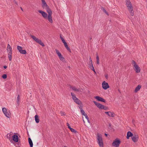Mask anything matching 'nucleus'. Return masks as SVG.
I'll list each match as a JSON object with an SVG mask.
<instances>
[{
    "mask_svg": "<svg viewBox=\"0 0 147 147\" xmlns=\"http://www.w3.org/2000/svg\"><path fill=\"white\" fill-rule=\"evenodd\" d=\"M38 12L42 14V17L44 18H47V16H48V14L46 12L42 10H38Z\"/></svg>",
    "mask_w": 147,
    "mask_h": 147,
    "instance_id": "6e6552de",
    "label": "nucleus"
},
{
    "mask_svg": "<svg viewBox=\"0 0 147 147\" xmlns=\"http://www.w3.org/2000/svg\"><path fill=\"white\" fill-rule=\"evenodd\" d=\"M60 38L61 40H62L63 43H64L65 42V40L61 36H60Z\"/></svg>",
    "mask_w": 147,
    "mask_h": 147,
    "instance_id": "4c0bfd02",
    "label": "nucleus"
},
{
    "mask_svg": "<svg viewBox=\"0 0 147 147\" xmlns=\"http://www.w3.org/2000/svg\"><path fill=\"white\" fill-rule=\"evenodd\" d=\"M66 48L68 51H69L70 52H71L70 49L68 47Z\"/></svg>",
    "mask_w": 147,
    "mask_h": 147,
    "instance_id": "ea45409f",
    "label": "nucleus"
},
{
    "mask_svg": "<svg viewBox=\"0 0 147 147\" xmlns=\"http://www.w3.org/2000/svg\"><path fill=\"white\" fill-rule=\"evenodd\" d=\"M120 142H121L120 140L116 139L113 142L112 145L115 147H119Z\"/></svg>",
    "mask_w": 147,
    "mask_h": 147,
    "instance_id": "39448f33",
    "label": "nucleus"
},
{
    "mask_svg": "<svg viewBox=\"0 0 147 147\" xmlns=\"http://www.w3.org/2000/svg\"><path fill=\"white\" fill-rule=\"evenodd\" d=\"M31 38L36 42L40 44L42 47H44L45 45L42 42L41 40L38 38L34 36L33 35H31Z\"/></svg>",
    "mask_w": 147,
    "mask_h": 147,
    "instance_id": "20e7f679",
    "label": "nucleus"
},
{
    "mask_svg": "<svg viewBox=\"0 0 147 147\" xmlns=\"http://www.w3.org/2000/svg\"><path fill=\"white\" fill-rule=\"evenodd\" d=\"M80 110L81 113L84 116L85 115H86V114L85 113L84 111L82 109V106H81L80 107Z\"/></svg>",
    "mask_w": 147,
    "mask_h": 147,
    "instance_id": "bb28decb",
    "label": "nucleus"
},
{
    "mask_svg": "<svg viewBox=\"0 0 147 147\" xmlns=\"http://www.w3.org/2000/svg\"><path fill=\"white\" fill-rule=\"evenodd\" d=\"M98 142L100 147H103V143L101 136L99 134H97Z\"/></svg>",
    "mask_w": 147,
    "mask_h": 147,
    "instance_id": "f03ea898",
    "label": "nucleus"
},
{
    "mask_svg": "<svg viewBox=\"0 0 147 147\" xmlns=\"http://www.w3.org/2000/svg\"><path fill=\"white\" fill-rule=\"evenodd\" d=\"M71 94L72 96V98L74 101H75L76 100H78V99L76 97L74 93L71 92Z\"/></svg>",
    "mask_w": 147,
    "mask_h": 147,
    "instance_id": "412c9836",
    "label": "nucleus"
},
{
    "mask_svg": "<svg viewBox=\"0 0 147 147\" xmlns=\"http://www.w3.org/2000/svg\"><path fill=\"white\" fill-rule=\"evenodd\" d=\"M141 88V86L139 85H138L135 88L134 91L135 92H137Z\"/></svg>",
    "mask_w": 147,
    "mask_h": 147,
    "instance_id": "b1692460",
    "label": "nucleus"
},
{
    "mask_svg": "<svg viewBox=\"0 0 147 147\" xmlns=\"http://www.w3.org/2000/svg\"><path fill=\"white\" fill-rule=\"evenodd\" d=\"M101 9V10H102L107 15H109L108 13L103 7H102Z\"/></svg>",
    "mask_w": 147,
    "mask_h": 147,
    "instance_id": "c85d7f7f",
    "label": "nucleus"
},
{
    "mask_svg": "<svg viewBox=\"0 0 147 147\" xmlns=\"http://www.w3.org/2000/svg\"><path fill=\"white\" fill-rule=\"evenodd\" d=\"M94 98L96 99L98 101H105L104 99L99 96H95Z\"/></svg>",
    "mask_w": 147,
    "mask_h": 147,
    "instance_id": "2eb2a0df",
    "label": "nucleus"
},
{
    "mask_svg": "<svg viewBox=\"0 0 147 147\" xmlns=\"http://www.w3.org/2000/svg\"><path fill=\"white\" fill-rule=\"evenodd\" d=\"M7 47L8 49V50H7L8 52L9 51H12V48L10 46L9 44L8 45Z\"/></svg>",
    "mask_w": 147,
    "mask_h": 147,
    "instance_id": "2f4dec72",
    "label": "nucleus"
},
{
    "mask_svg": "<svg viewBox=\"0 0 147 147\" xmlns=\"http://www.w3.org/2000/svg\"><path fill=\"white\" fill-rule=\"evenodd\" d=\"M95 104L99 109H102V107H103V105L98 103L97 102H94Z\"/></svg>",
    "mask_w": 147,
    "mask_h": 147,
    "instance_id": "f8f14e48",
    "label": "nucleus"
},
{
    "mask_svg": "<svg viewBox=\"0 0 147 147\" xmlns=\"http://www.w3.org/2000/svg\"><path fill=\"white\" fill-rule=\"evenodd\" d=\"M105 113L109 117H114L115 114L113 112H105Z\"/></svg>",
    "mask_w": 147,
    "mask_h": 147,
    "instance_id": "9b49d317",
    "label": "nucleus"
},
{
    "mask_svg": "<svg viewBox=\"0 0 147 147\" xmlns=\"http://www.w3.org/2000/svg\"><path fill=\"white\" fill-rule=\"evenodd\" d=\"M125 2L127 7L128 8L131 15L132 16H133L134 15V11L131 3L129 1V0H125Z\"/></svg>",
    "mask_w": 147,
    "mask_h": 147,
    "instance_id": "f257e3e1",
    "label": "nucleus"
},
{
    "mask_svg": "<svg viewBox=\"0 0 147 147\" xmlns=\"http://www.w3.org/2000/svg\"><path fill=\"white\" fill-rule=\"evenodd\" d=\"M13 2H14V3H15L17 5H18L17 2L15 0H13Z\"/></svg>",
    "mask_w": 147,
    "mask_h": 147,
    "instance_id": "37998d69",
    "label": "nucleus"
},
{
    "mask_svg": "<svg viewBox=\"0 0 147 147\" xmlns=\"http://www.w3.org/2000/svg\"><path fill=\"white\" fill-rule=\"evenodd\" d=\"M17 99V101H19L20 100V96L19 95L18 96Z\"/></svg>",
    "mask_w": 147,
    "mask_h": 147,
    "instance_id": "79ce46f5",
    "label": "nucleus"
},
{
    "mask_svg": "<svg viewBox=\"0 0 147 147\" xmlns=\"http://www.w3.org/2000/svg\"><path fill=\"white\" fill-rule=\"evenodd\" d=\"M51 15H48L47 18L48 19L49 22L51 23H52L53 22Z\"/></svg>",
    "mask_w": 147,
    "mask_h": 147,
    "instance_id": "a211bd4d",
    "label": "nucleus"
},
{
    "mask_svg": "<svg viewBox=\"0 0 147 147\" xmlns=\"http://www.w3.org/2000/svg\"><path fill=\"white\" fill-rule=\"evenodd\" d=\"M17 49L19 51V52H20L22 50V48L21 47L19 46H18L17 47Z\"/></svg>",
    "mask_w": 147,
    "mask_h": 147,
    "instance_id": "7c9ffc66",
    "label": "nucleus"
},
{
    "mask_svg": "<svg viewBox=\"0 0 147 147\" xmlns=\"http://www.w3.org/2000/svg\"><path fill=\"white\" fill-rule=\"evenodd\" d=\"M105 136H107V134L105 133Z\"/></svg>",
    "mask_w": 147,
    "mask_h": 147,
    "instance_id": "09e8293b",
    "label": "nucleus"
},
{
    "mask_svg": "<svg viewBox=\"0 0 147 147\" xmlns=\"http://www.w3.org/2000/svg\"><path fill=\"white\" fill-rule=\"evenodd\" d=\"M55 51L60 59L61 61L64 60V58L63 57L61 54L59 52V51L56 49H55Z\"/></svg>",
    "mask_w": 147,
    "mask_h": 147,
    "instance_id": "0eeeda50",
    "label": "nucleus"
},
{
    "mask_svg": "<svg viewBox=\"0 0 147 147\" xmlns=\"http://www.w3.org/2000/svg\"><path fill=\"white\" fill-rule=\"evenodd\" d=\"M13 140L15 142H18V136L16 135H14L12 136Z\"/></svg>",
    "mask_w": 147,
    "mask_h": 147,
    "instance_id": "9d476101",
    "label": "nucleus"
},
{
    "mask_svg": "<svg viewBox=\"0 0 147 147\" xmlns=\"http://www.w3.org/2000/svg\"><path fill=\"white\" fill-rule=\"evenodd\" d=\"M2 77L3 79H5L7 78V75L6 74H4L2 75Z\"/></svg>",
    "mask_w": 147,
    "mask_h": 147,
    "instance_id": "c9c22d12",
    "label": "nucleus"
},
{
    "mask_svg": "<svg viewBox=\"0 0 147 147\" xmlns=\"http://www.w3.org/2000/svg\"><path fill=\"white\" fill-rule=\"evenodd\" d=\"M90 62H91V63L90 64H92V60L91 59V60L90 61Z\"/></svg>",
    "mask_w": 147,
    "mask_h": 147,
    "instance_id": "de8ad7c7",
    "label": "nucleus"
},
{
    "mask_svg": "<svg viewBox=\"0 0 147 147\" xmlns=\"http://www.w3.org/2000/svg\"><path fill=\"white\" fill-rule=\"evenodd\" d=\"M20 8H21V9L23 11V9L22 8V7H20Z\"/></svg>",
    "mask_w": 147,
    "mask_h": 147,
    "instance_id": "3c124183",
    "label": "nucleus"
},
{
    "mask_svg": "<svg viewBox=\"0 0 147 147\" xmlns=\"http://www.w3.org/2000/svg\"><path fill=\"white\" fill-rule=\"evenodd\" d=\"M132 64L135 67V70L136 72L137 73H140V69L138 65L136 64L135 61L134 60H132Z\"/></svg>",
    "mask_w": 147,
    "mask_h": 147,
    "instance_id": "7ed1b4c3",
    "label": "nucleus"
},
{
    "mask_svg": "<svg viewBox=\"0 0 147 147\" xmlns=\"http://www.w3.org/2000/svg\"><path fill=\"white\" fill-rule=\"evenodd\" d=\"M45 9H46L47 12L48 13V15H51L52 14V11L51 9L49 8V7L48 6L46 7Z\"/></svg>",
    "mask_w": 147,
    "mask_h": 147,
    "instance_id": "ddd939ff",
    "label": "nucleus"
},
{
    "mask_svg": "<svg viewBox=\"0 0 147 147\" xmlns=\"http://www.w3.org/2000/svg\"><path fill=\"white\" fill-rule=\"evenodd\" d=\"M70 88H71L74 91L78 92L79 91V89H77L75 87H73L71 86H70Z\"/></svg>",
    "mask_w": 147,
    "mask_h": 147,
    "instance_id": "a878e982",
    "label": "nucleus"
},
{
    "mask_svg": "<svg viewBox=\"0 0 147 147\" xmlns=\"http://www.w3.org/2000/svg\"><path fill=\"white\" fill-rule=\"evenodd\" d=\"M109 126L110 128H112V127H111V123L109 124Z\"/></svg>",
    "mask_w": 147,
    "mask_h": 147,
    "instance_id": "a18cd8bd",
    "label": "nucleus"
},
{
    "mask_svg": "<svg viewBox=\"0 0 147 147\" xmlns=\"http://www.w3.org/2000/svg\"><path fill=\"white\" fill-rule=\"evenodd\" d=\"M102 109H103L105 110H107L108 109V107H106V106H104L103 105V107H102Z\"/></svg>",
    "mask_w": 147,
    "mask_h": 147,
    "instance_id": "e433bc0d",
    "label": "nucleus"
},
{
    "mask_svg": "<svg viewBox=\"0 0 147 147\" xmlns=\"http://www.w3.org/2000/svg\"><path fill=\"white\" fill-rule=\"evenodd\" d=\"M105 77L106 79H107L108 78V74H107L105 75Z\"/></svg>",
    "mask_w": 147,
    "mask_h": 147,
    "instance_id": "c03bdc74",
    "label": "nucleus"
},
{
    "mask_svg": "<svg viewBox=\"0 0 147 147\" xmlns=\"http://www.w3.org/2000/svg\"><path fill=\"white\" fill-rule=\"evenodd\" d=\"M60 113H61V115H62V116L65 115L64 112H63L61 111L60 112Z\"/></svg>",
    "mask_w": 147,
    "mask_h": 147,
    "instance_id": "a19ab883",
    "label": "nucleus"
},
{
    "mask_svg": "<svg viewBox=\"0 0 147 147\" xmlns=\"http://www.w3.org/2000/svg\"><path fill=\"white\" fill-rule=\"evenodd\" d=\"M96 63L98 64H99V59L98 55L97 54L96 55Z\"/></svg>",
    "mask_w": 147,
    "mask_h": 147,
    "instance_id": "c756f323",
    "label": "nucleus"
},
{
    "mask_svg": "<svg viewBox=\"0 0 147 147\" xmlns=\"http://www.w3.org/2000/svg\"><path fill=\"white\" fill-rule=\"evenodd\" d=\"M84 116H85L86 118L87 119V121H88V122L89 123H90V121H89V117H88V116L87 114H86V115H84Z\"/></svg>",
    "mask_w": 147,
    "mask_h": 147,
    "instance_id": "f704fd0d",
    "label": "nucleus"
},
{
    "mask_svg": "<svg viewBox=\"0 0 147 147\" xmlns=\"http://www.w3.org/2000/svg\"><path fill=\"white\" fill-rule=\"evenodd\" d=\"M63 43L64 44V46L65 48H66L68 47L67 44L66 42H65Z\"/></svg>",
    "mask_w": 147,
    "mask_h": 147,
    "instance_id": "58836bf2",
    "label": "nucleus"
},
{
    "mask_svg": "<svg viewBox=\"0 0 147 147\" xmlns=\"http://www.w3.org/2000/svg\"><path fill=\"white\" fill-rule=\"evenodd\" d=\"M89 67L90 69L93 71L95 73H96L92 64H90Z\"/></svg>",
    "mask_w": 147,
    "mask_h": 147,
    "instance_id": "393cba45",
    "label": "nucleus"
},
{
    "mask_svg": "<svg viewBox=\"0 0 147 147\" xmlns=\"http://www.w3.org/2000/svg\"><path fill=\"white\" fill-rule=\"evenodd\" d=\"M139 138L138 136V135H135L132 137V140L134 142H137Z\"/></svg>",
    "mask_w": 147,
    "mask_h": 147,
    "instance_id": "1a4fd4ad",
    "label": "nucleus"
},
{
    "mask_svg": "<svg viewBox=\"0 0 147 147\" xmlns=\"http://www.w3.org/2000/svg\"><path fill=\"white\" fill-rule=\"evenodd\" d=\"M34 117L36 123H38L39 122V120L38 115H35Z\"/></svg>",
    "mask_w": 147,
    "mask_h": 147,
    "instance_id": "4be33fe9",
    "label": "nucleus"
},
{
    "mask_svg": "<svg viewBox=\"0 0 147 147\" xmlns=\"http://www.w3.org/2000/svg\"><path fill=\"white\" fill-rule=\"evenodd\" d=\"M20 53L22 54H25L26 53V50H22Z\"/></svg>",
    "mask_w": 147,
    "mask_h": 147,
    "instance_id": "473e14b6",
    "label": "nucleus"
},
{
    "mask_svg": "<svg viewBox=\"0 0 147 147\" xmlns=\"http://www.w3.org/2000/svg\"><path fill=\"white\" fill-rule=\"evenodd\" d=\"M8 118H9L10 113L9 111H8V112L7 111L6 112V113H5V114H4Z\"/></svg>",
    "mask_w": 147,
    "mask_h": 147,
    "instance_id": "cd10ccee",
    "label": "nucleus"
},
{
    "mask_svg": "<svg viewBox=\"0 0 147 147\" xmlns=\"http://www.w3.org/2000/svg\"><path fill=\"white\" fill-rule=\"evenodd\" d=\"M133 136V134L131 132L129 131L127 133L126 138L127 139H129L130 137H132Z\"/></svg>",
    "mask_w": 147,
    "mask_h": 147,
    "instance_id": "f3484780",
    "label": "nucleus"
},
{
    "mask_svg": "<svg viewBox=\"0 0 147 147\" xmlns=\"http://www.w3.org/2000/svg\"><path fill=\"white\" fill-rule=\"evenodd\" d=\"M91 58L90 57V61L91 60Z\"/></svg>",
    "mask_w": 147,
    "mask_h": 147,
    "instance_id": "603ef678",
    "label": "nucleus"
},
{
    "mask_svg": "<svg viewBox=\"0 0 147 147\" xmlns=\"http://www.w3.org/2000/svg\"><path fill=\"white\" fill-rule=\"evenodd\" d=\"M92 39V37H90V40Z\"/></svg>",
    "mask_w": 147,
    "mask_h": 147,
    "instance_id": "8fccbe9b",
    "label": "nucleus"
},
{
    "mask_svg": "<svg viewBox=\"0 0 147 147\" xmlns=\"http://www.w3.org/2000/svg\"><path fill=\"white\" fill-rule=\"evenodd\" d=\"M3 67L4 69H5L7 68V66H4Z\"/></svg>",
    "mask_w": 147,
    "mask_h": 147,
    "instance_id": "49530a36",
    "label": "nucleus"
},
{
    "mask_svg": "<svg viewBox=\"0 0 147 147\" xmlns=\"http://www.w3.org/2000/svg\"><path fill=\"white\" fill-rule=\"evenodd\" d=\"M2 111L4 114H5L6 113L7 110L5 108H2Z\"/></svg>",
    "mask_w": 147,
    "mask_h": 147,
    "instance_id": "72a5a7b5",
    "label": "nucleus"
},
{
    "mask_svg": "<svg viewBox=\"0 0 147 147\" xmlns=\"http://www.w3.org/2000/svg\"><path fill=\"white\" fill-rule=\"evenodd\" d=\"M41 1L42 3V7L43 8H45L48 6L45 0H41Z\"/></svg>",
    "mask_w": 147,
    "mask_h": 147,
    "instance_id": "4468645a",
    "label": "nucleus"
},
{
    "mask_svg": "<svg viewBox=\"0 0 147 147\" xmlns=\"http://www.w3.org/2000/svg\"><path fill=\"white\" fill-rule=\"evenodd\" d=\"M64 147H66V146H64Z\"/></svg>",
    "mask_w": 147,
    "mask_h": 147,
    "instance_id": "864d4df0",
    "label": "nucleus"
},
{
    "mask_svg": "<svg viewBox=\"0 0 147 147\" xmlns=\"http://www.w3.org/2000/svg\"><path fill=\"white\" fill-rule=\"evenodd\" d=\"M9 53L8 54V57L9 58V60L11 61L12 59V51H9Z\"/></svg>",
    "mask_w": 147,
    "mask_h": 147,
    "instance_id": "6ab92c4d",
    "label": "nucleus"
},
{
    "mask_svg": "<svg viewBox=\"0 0 147 147\" xmlns=\"http://www.w3.org/2000/svg\"><path fill=\"white\" fill-rule=\"evenodd\" d=\"M78 105V107L80 108L81 106H82V107H83V105L82 102H75Z\"/></svg>",
    "mask_w": 147,
    "mask_h": 147,
    "instance_id": "5701e85b",
    "label": "nucleus"
},
{
    "mask_svg": "<svg viewBox=\"0 0 147 147\" xmlns=\"http://www.w3.org/2000/svg\"><path fill=\"white\" fill-rule=\"evenodd\" d=\"M67 124L68 127V128L70 130L71 132L74 133H76L77 132V131L75 129H73L72 128H71V127L70 125L68 123H67Z\"/></svg>",
    "mask_w": 147,
    "mask_h": 147,
    "instance_id": "dca6fc26",
    "label": "nucleus"
},
{
    "mask_svg": "<svg viewBox=\"0 0 147 147\" xmlns=\"http://www.w3.org/2000/svg\"><path fill=\"white\" fill-rule=\"evenodd\" d=\"M102 87L104 90H106L109 88V86L107 82L105 81H103L102 84Z\"/></svg>",
    "mask_w": 147,
    "mask_h": 147,
    "instance_id": "423d86ee",
    "label": "nucleus"
},
{
    "mask_svg": "<svg viewBox=\"0 0 147 147\" xmlns=\"http://www.w3.org/2000/svg\"><path fill=\"white\" fill-rule=\"evenodd\" d=\"M28 140L30 147H33V142L31 139L30 138H28Z\"/></svg>",
    "mask_w": 147,
    "mask_h": 147,
    "instance_id": "aec40b11",
    "label": "nucleus"
}]
</instances>
